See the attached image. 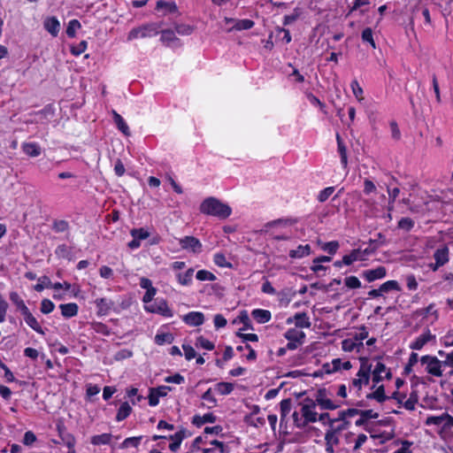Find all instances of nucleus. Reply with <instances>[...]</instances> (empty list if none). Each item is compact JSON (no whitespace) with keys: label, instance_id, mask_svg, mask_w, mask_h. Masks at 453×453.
<instances>
[{"label":"nucleus","instance_id":"nucleus-1","mask_svg":"<svg viewBox=\"0 0 453 453\" xmlns=\"http://www.w3.org/2000/svg\"><path fill=\"white\" fill-rule=\"evenodd\" d=\"M199 211L203 215L223 220L230 217L232 208L217 197L208 196L200 203Z\"/></svg>","mask_w":453,"mask_h":453},{"label":"nucleus","instance_id":"nucleus-2","mask_svg":"<svg viewBox=\"0 0 453 453\" xmlns=\"http://www.w3.org/2000/svg\"><path fill=\"white\" fill-rule=\"evenodd\" d=\"M344 430L338 420H330L325 433V447L327 453H334V447L340 444V434Z\"/></svg>","mask_w":453,"mask_h":453},{"label":"nucleus","instance_id":"nucleus-3","mask_svg":"<svg viewBox=\"0 0 453 453\" xmlns=\"http://www.w3.org/2000/svg\"><path fill=\"white\" fill-rule=\"evenodd\" d=\"M161 24L150 22L142 24L137 27L132 28L128 35L127 40L132 41L135 39L151 38L157 35L160 32Z\"/></svg>","mask_w":453,"mask_h":453},{"label":"nucleus","instance_id":"nucleus-4","mask_svg":"<svg viewBox=\"0 0 453 453\" xmlns=\"http://www.w3.org/2000/svg\"><path fill=\"white\" fill-rule=\"evenodd\" d=\"M316 402L313 399L306 397L301 403V415L304 419L303 425L315 423L318 421V412L316 411Z\"/></svg>","mask_w":453,"mask_h":453},{"label":"nucleus","instance_id":"nucleus-5","mask_svg":"<svg viewBox=\"0 0 453 453\" xmlns=\"http://www.w3.org/2000/svg\"><path fill=\"white\" fill-rule=\"evenodd\" d=\"M316 404L319 406L321 410L334 411L342 406L343 403H335L328 398V391L326 388H319L315 394Z\"/></svg>","mask_w":453,"mask_h":453},{"label":"nucleus","instance_id":"nucleus-6","mask_svg":"<svg viewBox=\"0 0 453 453\" xmlns=\"http://www.w3.org/2000/svg\"><path fill=\"white\" fill-rule=\"evenodd\" d=\"M146 310L150 312L159 314L165 318H172L173 316V312L165 298H156L153 303L149 307H146Z\"/></svg>","mask_w":453,"mask_h":453},{"label":"nucleus","instance_id":"nucleus-7","mask_svg":"<svg viewBox=\"0 0 453 453\" xmlns=\"http://www.w3.org/2000/svg\"><path fill=\"white\" fill-rule=\"evenodd\" d=\"M420 362L422 365H426L427 373L436 377L442 376L441 363L436 357L425 355L421 357Z\"/></svg>","mask_w":453,"mask_h":453},{"label":"nucleus","instance_id":"nucleus-8","mask_svg":"<svg viewBox=\"0 0 453 453\" xmlns=\"http://www.w3.org/2000/svg\"><path fill=\"white\" fill-rule=\"evenodd\" d=\"M284 337L288 341L287 343L288 349L294 350L303 343L305 334L296 328H289L284 334Z\"/></svg>","mask_w":453,"mask_h":453},{"label":"nucleus","instance_id":"nucleus-9","mask_svg":"<svg viewBox=\"0 0 453 453\" xmlns=\"http://www.w3.org/2000/svg\"><path fill=\"white\" fill-rule=\"evenodd\" d=\"M57 431L63 443L68 448L67 453H75L76 439L73 434L67 432L62 422L57 424Z\"/></svg>","mask_w":453,"mask_h":453},{"label":"nucleus","instance_id":"nucleus-10","mask_svg":"<svg viewBox=\"0 0 453 453\" xmlns=\"http://www.w3.org/2000/svg\"><path fill=\"white\" fill-rule=\"evenodd\" d=\"M179 244L182 250L198 254L202 251L203 245L200 240L195 236L187 235L179 240Z\"/></svg>","mask_w":453,"mask_h":453},{"label":"nucleus","instance_id":"nucleus-11","mask_svg":"<svg viewBox=\"0 0 453 453\" xmlns=\"http://www.w3.org/2000/svg\"><path fill=\"white\" fill-rule=\"evenodd\" d=\"M182 321L189 326H199L204 323V315L201 311H189L182 316Z\"/></svg>","mask_w":453,"mask_h":453},{"label":"nucleus","instance_id":"nucleus-12","mask_svg":"<svg viewBox=\"0 0 453 453\" xmlns=\"http://www.w3.org/2000/svg\"><path fill=\"white\" fill-rule=\"evenodd\" d=\"M95 303L97 308L96 314L99 317L108 315L115 304L112 300L105 297L96 299Z\"/></svg>","mask_w":453,"mask_h":453},{"label":"nucleus","instance_id":"nucleus-13","mask_svg":"<svg viewBox=\"0 0 453 453\" xmlns=\"http://www.w3.org/2000/svg\"><path fill=\"white\" fill-rule=\"evenodd\" d=\"M361 275L368 282H372L376 280L383 279L386 277L387 270L384 266L380 265L374 269L363 271Z\"/></svg>","mask_w":453,"mask_h":453},{"label":"nucleus","instance_id":"nucleus-14","mask_svg":"<svg viewBox=\"0 0 453 453\" xmlns=\"http://www.w3.org/2000/svg\"><path fill=\"white\" fill-rule=\"evenodd\" d=\"M295 323L298 328H309L311 327L310 318L306 312H297L294 317H290L287 319V324Z\"/></svg>","mask_w":453,"mask_h":453},{"label":"nucleus","instance_id":"nucleus-15","mask_svg":"<svg viewBox=\"0 0 453 453\" xmlns=\"http://www.w3.org/2000/svg\"><path fill=\"white\" fill-rule=\"evenodd\" d=\"M44 29L53 37H57L60 30V22L55 16L47 17L43 21Z\"/></svg>","mask_w":453,"mask_h":453},{"label":"nucleus","instance_id":"nucleus-16","mask_svg":"<svg viewBox=\"0 0 453 453\" xmlns=\"http://www.w3.org/2000/svg\"><path fill=\"white\" fill-rule=\"evenodd\" d=\"M360 368L357 373L358 379H362L365 385L369 384L372 365H368L367 357H360Z\"/></svg>","mask_w":453,"mask_h":453},{"label":"nucleus","instance_id":"nucleus-17","mask_svg":"<svg viewBox=\"0 0 453 453\" xmlns=\"http://www.w3.org/2000/svg\"><path fill=\"white\" fill-rule=\"evenodd\" d=\"M435 336L433 335L429 329H426V332L418 335L411 344L410 348L411 349L419 350L421 349L428 342L433 340Z\"/></svg>","mask_w":453,"mask_h":453},{"label":"nucleus","instance_id":"nucleus-18","mask_svg":"<svg viewBox=\"0 0 453 453\" xmlns=\"http://www.w3.org/2000/svg\"><path fill=\"white\" fill-rule=\"evenodd\" d=\"M186 432L187 430L185 428H181L174 434L168 436V439L172 441V442L169 444V449L171 451L176 452L180 449L182 441L188 436Z\"/></svg>","mask_w":453,"mask_h":453},{"label":"nucleus","instance_id":"nucleus-19","mask_svg":"<svg viewBox=\"0 0 453 453\" xmlns=\"http://www.w3.org/2000/svg\"><path fill=\"white\" fill-rule=\"evenodd\" d=\"M217 417L212 412H208L203 416L196 414L193 416L191 423L196 427H201L206 423H215Z\"/></svg>","mask_w":453,"mask_h":453},{"label":"nucleus","instance_id":"nucleus-20","mask_svg":"<svg viewBox=\"0 0 453 453\" xmlns=\"http://www.w3.org/2000/svg\"><path fill=\"white\" fill-rule=\"evenodd\" d=\"M298 221L299 219L297 218H282L267 222L265 226L267 228H273L276 226L287 227L297 224Z\"/></svg>","mask_w":453,"mask_h":453},{"label":"nucleus","instance_id":"nucleus-21","mask_svg":"<svg viewBox=\"0 0 453 453\" xmlns=\"http://www.w3.org/2000/svg\"><path fill=\"white\" fill-rule=\"evenodd\" d=\"M22 316L24 317V320L27 323V325L30 326L33 330L42 335L45 334L40 323L37 321L35 317L31 313L29 310L23 313Z\"/></svg>","mask_w":453,"mask_h":453},{"label":"nucleus","instance_id":"nucleus-22","mask_svg":"<svg viewBox=\"0 0 453 453\" xmlns=\"http://www.w3.org/2000/svg\"><path fill=\"white\" fill-rule=\"evenodd\" d=\"M434 258L439 265H444L449 260V250L447 245L438 248L434 253Z\"/></svg>","mask_w":453,"mask_h":453},{"label":"nucleus","instance_id":"nucleus-23","mask_svg":"<svg viewBox=\"0 0 453 453\" xmlns=\"http://www.w3.org/2000/svg\"><path fill=\"white\" fill-rule=\"evenodd\" d=\"M251 316L258 324L267 323L272 319L271 311L264 309H254L251 311Z\"/></svg>","mask_w":453,"mask_h":453},{"label":"nucleus","instance_id":"nucleus-24","mask_svg":"<svg viewBox=\"0 0 453 453\" xmlns=\"http://www.w3.org/2000/svg\"><path fill=\"white\" fill-rule=\"evenodd\" d=\"M61 314L66 319L75 317L79 311V306L75 303H62L59 305Z\"/></svg>","mask_w":453,"mask_h":453},{"label":"nucleus","instance_id":"nucleus-25","mask_svg":"<svg viewBox=\"0 0 453 453\" xmlns=\"http://www.w3.org/2000/svg\"><path fill=\"white\" fill-rule=\"evenodd\" d=\"M311 248L310 244L298 245L296 250H289L288 256L292 259H299L307 257L311 254Z\"/></svg>","mask_w":453,"mask_h":453},{"label":"nucleus","instance_id":"nucleus-26","mask_svg":"<svg viewBox=\"0 0 453 453\" xmlns=\"http://www.w3.org/2000/svg\"><path fill=\"white\" fill-rule=\"evenodd\" d=\"M359 416L360 418L355 422L357 426H364L369 419L378 418L379 413L373 411L372 410H360Z\"/></svg>","mask_w":453,"mask_h":453},{"label":"nucleus","instance_id":"nucleus-27","mask_svg":"<svg viewBox=\"0 0 453 453\" xmlns=\"http://www.w3.org/2000/svg\"><path fill=\"white\" fill-rule=\"evenodd\" d=\"M157 12L164 10L163 15H166L167 13H175L178 12V7L174 2H165L164 0H158L156 4V8Z\"/></svg>","mask_w":453,"mask_h":453},{"label":"nucleus","instance_id":"nucleus-28","mask_svg":"<svg viewBox=\"0 0 453 453\" xmlns=\"http://www.w3.org/2000/svg\"><path fill=\"white\" fill-rule=\"evenodd\" d=\"M112 117L114 123L116 124L118 129L123 133L125 135L130 134L129 127L126 123L125 119L122 118L120 114H119L116 111H112Z\"/></svg>","mask_w":453,"mask_h":453},{"label":"nucleus","instance_id":"nucleus-29","mask_svg":"<svg viewBox=\"0 0 453 453\" xmlns=\"http://www.w3.org/2000/svg\"><path fill=\"white\" fill-rule=\"evenodd\" d=\"M388 397V396L385 394V387L383 385L379 386L373 392L366 395L367 399L376 400L380 403L387 401Z\"/></svg>","mask_w":453,"mask_h":453},{"label":"nucleus","instance_id":"nucleus-30","mask_svg":"<svg viewBox=\"0 0 453 453\" xmlns=\"http://www.w3.org/2000/svg\"><path fill=\"white\" fill-rule=\"evenodd\" d=\"M336 142H337V149L341 157L342 165L346 167L348 165V157H347V148L341 137V135L336 134Z\"/></svg>","mask_w":453,"mask_h":453},{"label":"nucleus","instance_id":"nucleus-31","mask_svg":"<svg viewBox=\"0 0 453 453\" xmlns=\"http://www.w3.org/2000/svg\"><path fill=\"white\" fill-rule=\"evenodd\" d=\"M132 413V407L129 405L127 402H124L119 406L117 414H116V421L120 422L126 419Z\"/></svg>","mask_w":453,"mask_h":453},{"label":"nucleus","instance_id":"nucleus-32","mask_svg":"<svg viewBox=\"0 0 453 453\" xmlns=\"http://www.w3.org/2000/svg\"><path fill=\"white\" fill-rule=\"evenodd\" d=\"M91 329L99 334L104 336H109L111 334V328L104 323L99 321H93L90 323Z\"/></svg>","mask_w":453,"mask_h":453},{"label":"nucleus","instance_id":"nucleus-33","mask_svg":"<svg viewBox=\"0 0 453 453\" xmlns=\"http://www.w3.org/2000/svg\"><path fill=\"white\" fill-rule=\"evenodd\" d=\"M22 150L29 157H38L41 154V148L35 142H25L22 144Z\"/></svg>","mask_w":453,"mask_h":453},{"label":"nucleus","instance_id":"nucleus-34","mask_svg":"<svg viewBox=\"0 0 453 453\" xmlns=\"http://www.w3.org/2000/svg\"><path fill=\"white\" fill-rule=\"evenodd\" d=\"M356 261H363L361 257V249H354L349 254L343 256L344 265H350Z\"/></svg>","mask_w":453,"mask_h":453},{"label":"nucleus","instance_id":"nucleus-35","mask_svg":"<svg viewBox=\"0 0 453 453\" xmlns=\"http://www.w3.org/2000/svg\"><path fill=\"white\" fill-rule=\"evenodd\" d=\"M10 300L16 305L17 309L20 311L21 314L27 311L29 309L26 305L23 299L19 296L17 292L10 293Z\"/></svg>","mask_w":453,"mask_h":453},{"label":"nucleus","instance_id":"nucleus-36","mask_svg":"<svg viewBox=\"0 0 453 453\" xmlns=\"http://www.w3.org/2000/svg\"><path fill=\"white\" fill-rule=\"evenodd\" d=\"M342 362L340 358H334L332 363H326L322 365V370L326 374H331L341 370Z\"/></svg>","mask_w":453,"mask_h":453},{"label":"nucleus","instance_id":"nucleus-37","mask_svg":"<svg viewBox=\"0 0 453 453\" xmlns=\"http://www.w3.org/2000/svg\"><path fill=\"white\" fill-rule=\"evenodd\" d=\"M112 435L111 434H102L94 435L90 439V442L93 445L99 446V445H108L111 443Z\"/></svg>","mask_w":453,"mask_h":453},{"label":"nucleus","instance_id":"nucleus-38","mask_svg":"<svg viewBox=\"0 0 453 453\" xmlns=\"http://www.w3.org/2000/svg\"><path fill=\"white\" fill-rule=\"evenodd\" d=\"M387 367L386 365L381 363L378 362L372 371V381L374 384H378L379 382L383 380V375L384 372H386Z\"/></svg>","mask_w":453,"mask_h":453},{"label":"nucleus","instance_id":"nucleus-39","mask_svg":"<svg viewBox=\"0 0 453 453\" xmlns=\"http://www.w3.org/2000/svg\"><path fill=\"white\" fill-rule=\"evenodd\" d=\"M292 408V399L286 398L280 401V421L282 422L287 418L288 414L290 413Z\"/></svg>","mask_w":453,"mask_h":453},{"label":"nucleus","instance_id":"nucleus-40","mask_svg":"<svg viewBox=\"0 0 453 453\" xmlns=\"http://www.w3.org/2000/svg\"><path fill=\"white\" fill-rule=\"evenodd\" d=\"M51 229L55 233H65L70 229V225L67 220L65 219H54L52 222Z\"/></svg>","mask_w":453,"mask_h":453},{"label":"nucleus","instance_id":"nucleus-41","mask_svg":"<svg viewBox=\"0 0 453 453\" xmlns=\"http://www.w3.org/2000/svg\"><path fill=\"white\" fill-rule=\"evenodd\" d=\"M194 274V269L189 268L184 273H178V282L182 286H188L192 283V278Z\"/></svg>","mask_w":453,"mask_h":453},{"label":"nucleus","instance_id":"nucleus-42","mask_svg":"<svg viewBox=\"0 0 453 453\" xmlns=\"http://www.w3.org/2000/svg\"><path fill=\"white\" fill-rule=\"evenodd\" d=\"M234 386L231 382H219L215 385L216 391L222 395H229L233 392Z\"/></svg>","mask_w":453,"mask_h":453},{"label":"nucleus","instance_id":"nucleus-43","mask_svg":"<svg viewBox=\"0 0 453 453\" xmlns=\"http://www.w3.org/2000/svg\"><path fill=\"white\" fill-rule=\"evenodd\" d=\"M239 321L243 325L242 328L241 330H248V329H253L251 321L250 319L248 311L243 310L240 312L237 319L234 321L235 323L236 321Z\"/></svg>","mask_w":453,"mask_h":453},{"label":"nucleus","instance_id":"nucleus-44","mask_svg":"<svg viewBox=\"0 0 453 453\" xmlns=\"http://www.w3.org/2000/svg\"><path fill=\"white\" fill-rule=\"evenodd\" d=\"M174 340V336L172 333H157L155 335V343L157 345H163L165 343L171 344Z\"/></svg>","mask_w":453,"mask_h":453},{"label":"nucleus","instance_id":"nucleus-45","mask_svg":"<svg viewBox=\"0 0 453 453\" xmlns=\"http://www.w3.org/2000/svg\"><path fill=\"white\" fill-rule=\"evenodd\" d=\"M130 234L133 238L138 240L140 242L141 241L149 238L150 235V232L144 227L133 228L130 230Z\"/></svg>","mask_w":453,"mask_h":453},{"label":"nucleus","instance_id":"nucleus-46","mask_svg":"<svg viewBox=\"0 0 453 453\" xmlns=\"http://www.w3.org/2000/svg\"><path fill=\"white\" fill-rule=\"evenodd\" d=\"M380 291L383 293H388L389 291H400L401 287L399 283L395 280H388L380 286Z\"/></svg>","mask_w":453,"mask_h":453},{"label":"nucleus","instance_id":"nucleus-47","mask_svg":"<svg viewBox=\"0 0 453 453\" xmlns=\"http://www.w3.org/2000/svg\"><path fill=\"white\" fill-rule=\"evenodd\" d=\"M213 262L221 268H232V264L226 261V256L222 252H218L213 255Z\"/></svg>","mask_w":453,"mask_h":453},{"label":"nucleus","instance_id":"nucleus-48","mask_svg":"<svg viewBox=\"0 0 453 453\" xmlns=\"http://www.w3.org/2000/svg\"><path fill=\"white\" fill-rule=\"evenodd\" d=\"M301 15H302V9L299 7L295 8L293 10L292 13L284 16L283 25L288 26V25L294 23L301 17Z\"/></svg>","mask_w":453,"mask_h":453},{"label":"nucleus","instance_id":"nucleus-49","mask_svg":"<svg viewBox=\"0 0 453 453\" xmlns=\"http://www.w3.org/2000/svg\"><path fill=\"white\" fill-rule=\"evenodd\" d=\"M195 345L196 348H202L206 350H213L215 348V344L203 335L196 338Z\"/></svg>","mask_w":453,"mask_h":453},{"label":"nucleus","instance_id":"nucleus-50","mask_svg":"<svg viewBox=\"0 0 453 453\" xmlns=\"http://www.w3.org/2000/svg\"><path fill=\"white\" fill-rule=\"evenodd\" d=\"M418 402V395L417 391H412L409 398L403 403V407L408 411H414L415 405Z\"/></svg>","mask_w":453,"mask_h":453},{"label":"nucleus","instance_id":"nucleus-51","mask_svg":"<svg viewBox=\"0 0 453 453\" xmlns=\"http://www.w3.org/2000/svg\"><path fill=\"white\" fill-rule=\"evenodd\" d=\"M201 399L209 403L210 404L206 406L207 409H211L218 404V401L212 394V389L208 388L202 395Z\"/></svg>","mask_w":453,"mask_h":453},{"label":"nucleus","instance_id":"nucleus-52","mask_svg":"<svg viewBox=\"0 0 453 453\" xmlns=\"http://www.w3.org/2000/svg\"><path fill=\"white\" fill-rule=\"evenodd\" d=\"M81 25L78 19H71L68 22L65 33L69 38H73L76 35V30L81 28Z\"/></svg>","mask_w":453,"mask_h":453},{"label":"nucleus","instance_id":"nucleus-53","mask_svg":"<svg viewBox=\"0 0 453 453\" xmlns=\"http://www.w3.org/2000/svg\"><path fill=\"white\" fill-rule=\"evenodd\" d=\"M255 22L249 19H239L235 22L234 28L237 31L248 30L254 27Z\"/></svg>","mask_w":453,"mask_h":453},{"label":"nucleus","instance_id":"nucleus-54","mask_svg":"<svg viewBox=\"0 0 453 453\" xmlns=\"http://www.w3.org/2000/svg\"><path fill=\"white\" fill-rule=\"evenodd\" d=\"M196 278L200 281H205V280L214 281L217 279L215 274H213L211 272L205 270V269L197 271V273L196 274Z\"/></svg>","mask_w":453,"mask_h":453},{"label":"nucleus","instance_id":"nucleus-55","mask_svg":"<svg viewBox=\"0 0 453 453\" xmlns=\"http://www.w3.org/2000/svg\"><path fill=\"white\" fill-rule=\"evenodd\" d=\"M415 225V222L412 219L409 217L402 218L397 224L399 229L404 230L406 232L411 231Z\"/></svg>","mask_w":453,"mask_h":453},{"label":"nucleus","instance_id":"nucleus-56","mask_svg":"<svg viewBox=\"0 0 453 453\" xmlns=\"http://www.w3.org/2000/svg\"><path fill=\"white\" fill-rule=\"evenodd\" d=\"M363 42H368L372 49L376 48V43L373 40L372 30L371 27H366L362 31L361 35Z\"/></svg>","mask_w":453,"mask_h":453},{"label":"nucleus","instance_id":"nucleus-57","mask_svg":"<svg viewBox=\"0 0 453 453\" xmlns=\"http://www.w3.org/2000/svg\"><path fill=\"white\" fill-rule=\"evenodd\" d=\"M142 439V435H140V436H134V437H128V438H126V439L122 441V443H121L120 447H121L122 449H127V448H128L129 446H133V447H134V448H137V447L139 446V444H140V442H141Z\"/></svg>","mask_w":453,"mask_h":453},{"label":"nucleus","instance_id":"nucleus-58","mask_svg":"<svg viewBox=\"0 0 453 453\" xmlns=\"http://www.w3.org/2000/svg\"><path fill=\"white\" fill-rule=\"evenodd\" d=\"M388 211H393L394 203L395 202V199L400 194V189L398 188H388Z\"/></svg>","mask_w":453,"mask_h":453},{"label":"nucleus","instance_id":"nucleus-59","mask_svg":"<svg viewBox=\"0 0 453 453\" xmlns=\"http://www.w3.org/2000/svg\"><path fill=\"white\" fill-rule=\"evenodd\" d=\"M55 254L61 258H69L71 255V248L66 244H59L56 250Z\"/></svg>","mask_w":453,"mask_h":453},{"label":"nucleus","instance_id":"nucleus-60","mask_svg":"<svg viewBox=\"0 0 453 453\" xmlns=\"http://www.w3.org/2000/svg\"><path fill=\"white\" fill-rule=\"evenodd\" d=\"M350 88H351L352 92H353L354 96H356V98L358 101H362L364 99V96H363L364 91H363V88L360 86L359 82L357 80H353L350 83Z\"/></svg>","mask_w":453,"mask_h":453},{"label":"nucleus","instance_id":"nucleus-61","mask_svg":"<svg viewBox=\"0 0 453 453\" xmlns=\"http://www.w3.org/2000/svg\"><path fill=\"white\" fill-rule=\"evenodd\" d=\"M345 286L350 289L359 288L361 281L357 276H348L344 279Z\"/></svg>","mask_w":453,"mask_h":453},{"label":"nucleus","instance_id":"nucleus-62","mask_svg":"<svg viewBox=\"0 0 453 453\" xmlns=\"http://www.w3.org/2000/svg\"><path fill=\"white\" fill-rule=\"evenodd\" d=\"M55 309V304L52 301L48 298H44L41 303V312L43 314H49L52 312Z\"/></svg>","mask_w":453,"mask_h":453},{"label":"nucleus","instance_id":"nucleus-63","mask_svg":"<svg viewBox=\"0 0 453 453\" xmlns=\"http://www.w3.org/2000/svg\"><path fill=\"white\" fill-rule=\"evenodd\" d=\"M159 33H161L160 40L163 42H168L169 43L171 42H173V41L177 40L175 33L173 30H171V29L160 30Z\"/></svg>","mask_w":453,"mask_h":453},{"label":"nucleus","instance_id":"nucleus-64","mask_svg":"<svg viewBox=\"0 0 453 453\" xmlns=\"http://www.w3.org/2000/svg\"><path fill=\"white\" fill-rule=\"evenodd\" d=\"M175 31L180 35H189L193 33L194 27L187 24H176Z\"/></svg>","mask_w":453,"mask_h":453}]
</instances>
